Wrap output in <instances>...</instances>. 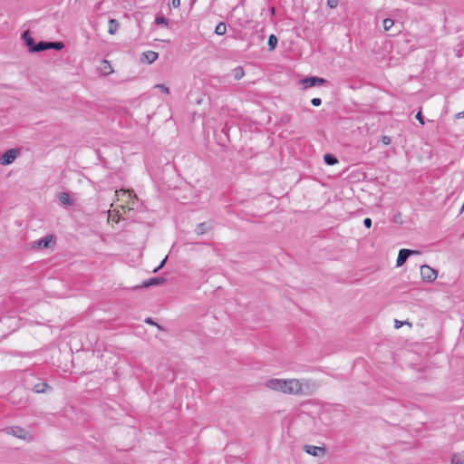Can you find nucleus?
<instances>
[{"instance_id":"16","label":"nucleus","mask_w":464,"mask_h":464,"mask_svg":"<svg viewBox=\"0 0 464 464\" xmlns=\"http://www.w3.org/2000/svg\"><path fill=\"white\" fill-rule=\"evenodd\" d=\"M48 388L49 386L46 382H38L34 385L33 390L36 393H43L45 392Z\"/></svg>"},{"instance_id":"25","label":"nucleus","mask_w":464,"mask_h":464,"mask_svg":"<svg viewBox=\"0 0 464 464\" xmlns=\"http://www.w3.org/2000/svg\"><path fill=\"white\" fill-rule=\"evenodd\" d=\"M50 49L62 50L63 48V44L62 42L56 43H49Z\"/></svg>"},{"instance_id":"35","label":"nucleus","mask_w":464,"mask_h":464,"mask_svg":"<svg viewBox=\"0 0 464 464\" xmlns=\"http://www.w3.org/2000/svg\"><path fill=\"white\" fill-rule=\"evenodd\" d=\"M402 324H403V322H401V321H399V320H395L394 321V327L396 329L401 328L402 326Z\"/></svg>"},{"instance_id":"38","label":"nucleus","mask_w":464,"mask_h":464,"mask_svg":"<svg viewBox=\"0 0 464 464\" xmlns=\"http://www.w3.org/2000/svg\"><path fill=\"white\" fill-rule=\"evenodd\" d=\"M145 322L148 324H156L150 318L146 319Z\"/></svg>"},{"instance_id":"24","label":"nucleus","mask_w":464,"mask_h":464,"mask_svg":"<svg viewBox=\"0 0 464 464\" xmlns=\"http://www.w3.org/2000/svg\"><path fill=\"white\" fill-rule=\"evenodd\" d=\"M324 161L329 165H334L337 163L336 158L331 154L324 155Z\"/></svg>"},{"instance_id":"37","label":"nucleus","mask_w":464,"mask_h":464,"mask_svg":"<svg viewBox=\"0 0 464 464\" xmlns=\"http://www.w3.org/2000/svg\"><path fill=\"white\" fill-rule=\"evenodd\" d=\"M455 117L456 119L464 118V111L458 112Z\"/></svg>"},{"instance_id":"10","label":"nucleus","mask_w":464,"mask_h":464,"mask_svg":"<svg viewBox=\"0 0 464 464\" xmlns=\"http://www.w3.org/2000/svg\"><path fill=\"white\" fill-rule=\"evenodd\" d=\"M53 240V237L52 235L46 236L45 237L34 242L33 247L46 248L50 246Z\"/></svg>"},{"instance_id":"1","label":"nucleus","mask_w":464,"mask_h":464,"mask_svg":"<svg viewBox=\"0 0 464 464\" xmlns=\"http://www.w3.org/2000/svg\"><path fill=\"white\" fill-rule=\"evenodd\" d=\"M265 386L274 392L296 396L310 394L315 388L310 380L296 378H270L266 381Z\"/></svg>"},{"instance_id":"28","label":"nucleus","mask_w":464,"mask_h":464,"mask_svg":"<svg viewBox=\"0 0 464 464\" xmlns=\"http://www.w3.org/2000/svg\"><path fill=\"white\" fill-rule=\"evenodd\" d=\"M339 5V0H327V5L330 8H335Z\"/></svg>"},{"instance_id":"29","label":"nucleus","mask_w":464,"mask_h":464,"mask_svg":"<svg viewBox=\"0 0 464 464\" xmlns=\"http://www.w3.org/2000/svg\"><path fill=\"white\" fill-rule=\"evenodd\" d=\"M416 120L419 121V122L421 124V125H424L425 121H424V119L422 117V114H421V111H419L415 116Z\"/></svg>"},{"instance_id":"20","label":"nucleus","mask_w":464,"mask_h":464,"mask_svg":"<svg viewBox=\"0 0 464 464\" xmlns=\"http://www.w3.org/2000/svg\"><path fill=\"white\" fill-rule=\"evenodd\" d=\"M277 37L275 35V34H271L269 37H268V47H269V50L270 51H273L276 44H277Z\"/></svg>"},{"instance_id":"3","label":"nucleus","mask_w":464,"mask_h":464,"mask_svg":"<svg viewBox=\"0 0 464 464\" xmlns=\"http://www.w3.org/2000/svg\"><path fill=\"white\" fill-rule=\"evenodd\" d=\"M21 154L20 149H9L2 156L0 163L3 166L11 165Z\"/></svg>"},{"instance_id":"8","label":"nucleus","mask_w":464,"mask_h":464,"mask_svg":"<svg viewBox=\"0 0 464 464\" xmlns=\"http://www.w3.org/2000/svg\"><path fill=\"white\" fill-rule=\"evenodd\" d=\"M304 450L307 454L314 456V457H323L325 455V451H326L325 449L323 447L313 446V445H305L304 447Z\"/></svg>"},{"instance_id":"30","label":"nucleus","mask_w":464,"mask_h":464,"mask_svg":"<svg viewBox=\"0 0 464 464\" xmlns=\"http://www.w3.org/2000/svg\"><path fill=\"white\" fill-rule=\"evenodd\" d=\"M311 103L314 106H320L322 104V101L320 98H314V99H312Z\"/></svg>"},{"instance_id":"21","label":"nucleus","mask_w":464,"mask_h":464,"mask_svg":"<svg viewBox=\"0 0 464 464\" xmlns=\"http://www.w3.org/2000/svg\"><path fill=\"white\" fill-rule=\"evenodd\" d=\"M393 24H394V22L391 18H385L382 21V26H383L384 31H389L392 27Z\"/></svg>"},{"instance_id":"7","label":"nucleus","mask_w":464,"mask_h":464,"mask_svg":"<svg viewBox=\"0 0 464 464\" xmlns=\"http://www.w3.org/2000/svg\"><path fill=\"white\" fill-rule=\"evenodd\" d=\"M418 254L417 251L410 250V249H401L398 254V257L396 260V266L398 267L403 266L408 259V257L411 255Z\"/></svg>"},{"instance_id":"9","label":"nucleus","mask_w":464,"mask_h":464,"mask_svg":"<svg viewBox=\"0 0 464 464\" xmlns=\"http://www.w3.org/2000/svg\"><path fill=\"white\" fill-rule=\"evenodd\" d=\"M57 198L60 201V203L63 206H65V207H70V206H72L74 204V202L71 198L70 195L68 193H66V192H60L57 195Z\"/></svg>"},{"instance_id":"32","label":"nucleus","mask_w":464,"mask_h":464,"mask_svg":"<svg viewBox=\"0 0 464 464\" xmlns=\"http://www.w3.org/2000/svg\"><path fill=\"white\" fill-rule=\"evenodd\" d=\"M382 142L383 145H389L391 143V138L389 136H382Z\"/></svg>"},{"instance_id":"6","label":"nucleus","mask_w":464,"mask_h":464,"mask_svg":"<svg viewBox=\"0 0 464 464\" xmlns=\"http://www.w3.org/2000/svg\"><path fill=\"white\" fill-rule=\"evenodd\" d=\"M300 83L303 85L304 89H308L314 86H319L326 83V80L324 78H320L317 76H312L304 78L300 81Z\"/></svg>"},{"instance_id":"22","label":"nucleus","mask_w":464,"mask_h":464,"mask_svg":"<svg viewBox=\"0 0 464 464\" xmlns=\"http://www.w3.org/2000/svg\"><path fill=\"white\" fill-rule=\"evenodd\" d=\"M208 230V227L206 226L205 223H200L198 224L196 228H195V232L198 234V235H203L207 232Z\"/></svg>"},{"instance_id":"34","label":"nucleus","mask_w":464,"mask_h":464,"mask_svg":"<svg viewBox=\"0 0 464 464\" xmlns=\"http://www.w3.org/2000/svg\"><path fill=\"white\" fill-rule=\"evenodd\" d=\"M363 224L366 227L370 228L372 227V219L369 218H366L364 220H363Z\"/></svg>"},{"instance_id":"13","label":"nucleus","mask_w":464,"mask_h":464,"mask_svg":"<svg viewBox=\"0 0 464 464\" xmlns=\"http://www.w3.org/2000/svg\"><path fill=\"white\" fill-rule=\"evenodd\" d=\"M100 72L103 75H109L113 72L111 63L107 60L102 61L100 65Z\"/></svg>"},{"instance_id":"4","label":"nucleus","mask_w":464,"mask_h":464,"mask_svg":"<svg viewBox=\"0 0 464 464\" xmlns=\"http://www.w3.org/2000/svg\"><path fill=\"white\" fill-rule=\"evenodd\" d=\"M7 433L26 441L33 440V436L28 430L18 426L8 428Z\"/></svg>"},{"instance_id":"11","label":"nucleus","mask_w":464,"mask_h":464,"mask_svg":"<svg viewBox=\"0 0 464 464\" xmlns=\"http://www.w3.org/2000/svg\"><path fill=\"white\" fill-rule=\"evenodd\" d=\"M158 57H159L158 53L153 52V51H147L142 53L140 60L142 62L146 61L148 63H152L153 62H155L158 59Z\"/></svg>"},{"instance_id":"14","label":"nucleus","mask_w":464,"mask_h":464,"mask_svg":"<svg viewBox=\"0 0 464 464\" xmlns=\"http://www.w3.org/2000/svg\"><path fill=\"white\" fill-rule=\"evenodd\" d=\"M23 39L24 40L26 45L29 47L30 52H34L33 48L35 47L36 44H34V40L32 37V35H31L29 31H25L23 34Z\"/></svg>"},{"instance_id":"18","label":"nucleus","mask_w":464,"mask_h":464,"mask_svg":"<svg viewBox=\"0 0 464 464\" xmlns=\"http://www.w3.org/2000/svg\"><path fill=\"white\" fill-rule=\"evenodd\" d=\"M227 32V25L225 23L220 22L217 24L215 28V33L218 35H224Z\"/></svg>"},{"instance_id":"31","label":"nucleus","mask_w":464,"mask_h":464,"mask_svg":"<svg viewBox=\"0 0 464 464\" xmlns=\"http://www.w3.org/2000/svg\"><path fill=\"white\" fill-rule=\"evenodd\" d=\"M168 259V256H165V258L160 262V266L158 267H156L153 272L154 273H157L160 268L163 267V266L165 265L166 261Z\"/></svg>"},{"instance_id":"2","label":"nucleus","mask_w":464,"mask_h":464,"mask_svg":"<svg viewBox=\"0 0 464 464\" xmlns=\"http://www.w3.org/2000/svg\"><path fill=\"white\" fill-rule=\"evenodd\" d=\"M117 201L121 202L120 208L122 213H126V210H133L139 207V199L135 194H132L129 190L120 189L115 191Z\"/></svg>"},{"instance_id":"15","label":"nucleus","mask_w":464,"mask_h":464,"mask_svg":"<svg viewBox=\"0 0 464 464\" xmlns=\"http://www.w3.org/2000/svg\"><path fill=\"white\" fill-rule=\"evenodd\" d=\"M464 463V450L453 454L451 458V464H463Z\"/></svg>"},{"instance_id":"27","label":"nucleus","mask_w":464,"mask_h":464,"mask_svg":"<svg viewBox=\"0 0 464 464\" xmlns=\"http://www.w3.org/2000/svg\"><path fill=\"white\" fill-rule=\"evenodd\" d=\"M156 23H157V24H164V25H168L169 24L168 20L165 17H163V16H157L156 17Z\"/></svg>"},{"instance_id":"19","label":"nucleus","mask_w":464,"mask_h":464,"mask_svg":"<svg viewBox=\"0 0 464 464\" xmlns=\"http://www.w3.org/2000/svg\"><path fill=\"white\" fill-rule=\"evenodd\" d=\"M50 49L49 43L40 42L33 48L34 52H42Z\"/></svg>"},{"instance_id":"40","label":"nucleus","mask_w":464,"mask_h":464,"mask_svg":"<svg viewBox=\"0 0 464 464\" xmlns=\"http://www.w3.org/2000/svg\"><path fill=\"white\" fill-rule=\"evenodd\" d=\"M115 211H117V213H118L119 215H121V212L119 209H116Z\"/></svg>"},{"instance_id":"33","label":"nucleus","mask_w":464,"mask_h":464,"mask_svg":"<svg viewBox=\"0 0 464 464\" xmlns=\"http://www.w3.org/2000/svg\"><path fill=\"white\" fill-rule=\"evenodd\" d=\"M464 52V47L462 45H459V48L456 50V54L458 57L462 56V53Z\"/></svg>"},{"instance_id":"39","label":"nucleus","mask_w":464,"mask_h":464,"mask_svg":"<svg viewBox=\"0 0 464 464\" xmlns=\"http://www.w3.org/2000/svg\"><path fill=\"white\" fill-rule=\"evenodd\" d=\"M111 220L115 221V222H118V219L116 220V218H114V217H111Z\"/></svg>"},{"instance_id":"5","label":"nucleus","mask_w":464,"mask_h":464,"mask_svg":"<svg viewBox=\"0 0 464 464\" xmlns=\"http://www.w3.org/2000/svg\"><path fill=\"white\" fill-rule=\"evenodd\" d=\"M420 276L422 280L427 282H433L436 280L438 276V273L435 269L431 268L430 266L423 265L420 266Z\"/></svg>"},{"instance_id":"26","label":"nucleus","mask_w":464,"mask_h":464,"mask_svg":"<svg viewBox=\"0 0 464 464\" xmlns=\"http://www.w3.org/2000/svg\"><path fill=\"white\" fill-rule=\"evenodd\" d=\"M154 88H157L159 90H160L162 92L166 93V94H169V87L165 86L164 84H156L154 86Z\"/></svg>"},{"instance_id":"17","label":"nucleus","mask_w":464,"mask_h":464,"mask_svg":"<svg viewBox=\"0 0 464 464\" xmlns=\"http://www.w3.org/2000/svg\"><path fill=\"white\" fill-rule=\"evenodd\" d=\"M108 24H109L108 33L110 34H116V32H117L118 28H119L118 22L115 19H110Z\"/></svg>"},{"instance_id":"23","label":"nucleus","mask_w":464,"mask_h":464,"mask_svg":"<svg viewBox=\"0 0 464 464\" xmlns=\"http://www.w3.org/2000/svg\"><path fill=\"white\" fill-rule=\"evenodd\" d=\"M244 74L245 72L242 67H237L234 70V77L236 80H240L241 78H243Z\"/></svg>"},{"instance_id":"12","label":"nucleus","mask_w":464,"mask_h":464,"mask_svg":"<svg viewBox=\"0 0 464 464\" xmlns=\"http://www.w3.org/2000/svg\"><path fill=\"white\" fill-rule=\"evenodd\" d=\"M164 282H165V279L162 277L150 278L149 280L143 281L141 284V287H149V286H152V285H158L163 284Z\"/></svg>"},{"instance_id":"36","label":"nucleus","mask_w":464,"mask_h":464,"mask_svg":"<svg viewBox=\"0 0 464 464\" xmlns=\"http://www.w3.org/2000/svg\"><path fill=\"white\" fill-rule=\"evenodd\" d=\"M171 5L173 7L178 8L180 5V0H172Z\"/></svg>"}]
</instances>
